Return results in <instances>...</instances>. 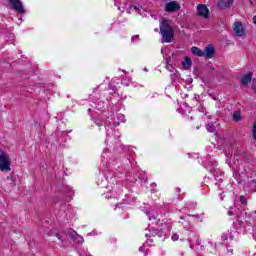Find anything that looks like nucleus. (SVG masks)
I'll return each instance as SVG.
<instances>
[{
    "instance_id": "15",
    "label": "nucleus",
    "mask_w": 256,
    "mask_h": 256,
    "mask_svg": "<svg viewBox=\"0 0 256 256\" xmlns=\"http://www.w3.org/2000/svg\"><path fill=\"white\" fill-rule=\"evenodd\" d=\"M240 203L246 207V205H247V198H245V196H240Z\"/></svg>"
},
{
    "instance_id": "3",
    "label": "nucleus",
    "mask_w": 256,
    "mask_h": 256,
    "mask_svg": "<svg viewBox=\"0 0 256 256\" xmlns=\"http://www.w3.org/2000/svg\"><path fill=\"white\" fill-rule=\"evenodd\" d=\"M12 9L17 11V13L23 14L25 13V8H23V2L21 0H8Z\"/></svg>"
},
{
    "instance_id": "11",
    "label": "nucleus",
    "mask_w": 256,
    "mask_h": 256,
    "mask_svg": "<svg viewBox=\"0 0 256 256\" xmlns=\"http://www.w3.org/2000/svg\"><path fill=\"white\" fill-rule=\"evenodd\" d=\"M71 239H73V241H75L76 243H83V237L79 234H77V232H72L70 234Z\"/></svg>"
},
{
    "instance_id": "23",
    "label": "nucleus",
    "mask_w": 256,
    "mask_h": 256,
    "mask_svg": "<svg viewBox=\"0 0 256 256\" xmlns=\"http://www.w3.org/2000/svg\"><path fill=\"white\" fill-rule=\"evenodd\" d=\"M245 215H246V217H247L248 219L250 218L249 214L245 213Z\"/></svg>"
},
{
    "instance_id": "2",
    "label": "nucleus",
    "mask_w": 256,
    "mask_h": 256,
    "mask_svg": "<svg viewBox=\"0 0 256 256\" xmlns=\"http://www.w3.org/2000/svg\"><path fill=\"white\" fill-rule=\"evenodd\" d=\"M0 171H11V158L5 152L0 154Z\"/></svg>"
},
{
    "instance_id": "22",
    "label": "nucleus",
    "mask_w": 256,
    "mask_h": 256,
    "mask_svg": "<svg viewBox=\"0 0 256 256\" xmlns=\"http://www.w3.org/2000/svg\"><path fill=\"white\" fill-rule=\"evenodd\" d=\"M146 214L148 215V217H149V215H151V212H149V211H146Z\"/></svg>"
},
{
    "instance_id": "4",
    "label": "nucleus",
    "mask_w": 256,
    "mask_h": 256,
    "mask_svg": "<svg viewBox=\"0 0 256 256\" xmlns=\"http://www.w3.org/2000/svg\"><path fill=\"white\" fill-rule=\"evenodd\" d=\"M198 15L200 17H204V19L209 18V8L205 4H199L198 7Z\"/></svg>"
},
{
    "instance_id": "19",
    "label": "nucleus",
    "mask_w": 256,
    "mask_h": 256,
    "mask_svg": "<svg viewBox=\"0 0 256 256\" xmlns=\"http://www.w3.org/2000/svg\"><path fill=\"white\" fill-rule=\"evenodd\" d=\"M132 7H133L134 11H136V13H139V11H140L139 7H137V6H132Z\"/></svg>"
},
{
    "instance_id": "9",
    "label": "nucleus",
    "mask_w": 256,
    "mask_h": 256,
    "mask_svg": "<svg viewBox=\"0 0 256 256\" xmlns=\"http://www.w3.org/2000/svg\"><path fill=\"white\" fill-rule=\"evenodd\" d=\"M233 5V0H219L218 7L219 9H229Z\"/></svg>"
},
{
    "instance_id": "7",
    "label": "nucleus",
    "mask_w": 256,
    "mask_h": 256,
    "mask_svg": "<svg viewBox=\"0 0 256 256\" xmlns=\"http://www.w3.org/2000/svg\"><path fill=\"white\" fill-rule=\"evenodd\" d=\"M203 53L206 59H213V56L215 55V48L212 45H208L204 49Z\"/></svg>"
},
{
    "instance_id": "25",
    "label": "nucleus",
    "mask_w": 256,
    "mask_h": 256,
    "mask_svg": "<svg viewBox=\"0 0 256 256\" xmlns=\"http://www.w3.org/2000/svg\"><path fill=\"white\" fill-rule=\"evenodd\" d=\"M139 250H140V251H143V247H140Z\"/></svg>"
},
{
    "instance_id": "1",
    "label": "nucleus",
    "mask_w": 256,
    "mask_h": 256,
    "mask_svg": "<svg viewBox=\"0 0 256 256\" xmlns=\"http://www.w3.org/2000/svg\"><path fill=\"white\" fill-rule=\"evenodd\" d=\"M160 35L164 43H171L173 37H175V30H173V27L169 24V20L165 18L160 20Z\"/></svg>"
},
{
    "instance_id": "17",
    "label": "nucleus",
    "mask_w": 256,
    "mask_h": 256,
    "mask_svg": "<svg viewBox=\"0 0 256 256\" xmlns=\"http://www.w3.org/2000/svg\"><path fill=\"white\" fill-rule=\"evenodd\" d=\"M56 237L59 239V241H61V243H65V239H63L60 234H56Z\"/></svg>"
},
{
    "instance_id": "26",
    "label": "nucleus",
    "mask_w": 256,
    "mask_h": 256,
    "mask_svg": "<svg viewBox=\"0 0 256 256\" xmlns=\"http://www.w3.org/2000/svg\"><path fill=\"white\" fill-rule=\"evenodd\" d=\"M155 31H159V29L156 28Z\"/></svg>"
},
{
    "instance_id": "6",
    "label": "nucleus",
    "mask_w": 256,
    "mask_h": 256,
    "mask_svg": "<svg viewBox=\"0 0 256 256\" xmlns=\"http://www.w3.org/2000/svg\"><path fill=\"white\" fill-rule=\"evenodd\" d=\"M181 9V6L177 1H172L166 4V11L168 13H173L175 11H179Z\"/></svg>"
},
{
    "instance_id": "24",
    "label": "nucleus",
    "mask_w": 256,
    "mask_h": 256,
    "mask_svg": "<svg viewBox=\"0 0 256 256\" xmlns=\"http://www.w3.org/2000/svg\"><path fill=\"white\" fill-rule=\"evenodd\" d=\"M138 36H133L132 39H137Z\"/></svg>"
},
{
    "instance_id": "20",
    "label": "nucleus",
    "mask_w": 256,
    "mask_h": 256,
    "mask_svg": "<svg viewBox=\"0 0 256 256\" xmlns=\"http://www.w3.org/2000/svg\"><path fill=\"white\" fill-rule=\"evenodd\" d=\"M252 187H256V180H252L251 182Z\"/></svg>"
},
{
    "instance_id": "13",
    "label": "nucleus",
    "mask_w": 256,
    "mask_h": 256,
    "mask_svg": "<svg viewBox=\"0 0 256 256\" xmlns=\"http://www.w3.org/2000/svg\"><path fill=\"white\" fill-rule=\"evenodd\" d=\"M234 121H241V112L235 111L232 115Z\"/></svg>"
},
{
    "instance_id": "5",
    "label": "nucleus",
    "mask_w": 256,
    "mask_h": 256,
    "mask_svg": "<svg viewBox=\"0 0 256 256\" xmlns=\"http://www.w3.org/2000/svg\"><path fill=\"white\" fill-rule=\"evenodd\" d=\"M233 29L237 37H243V35H245V29L243 28V24L241 22H235Z\"/></svg>"
},
{
    "instance_id": "16",
    "label": "nucleus",
    "mask_w": 256,
    "mask_h": 256,
    "mask_svg": "<svg viewBox=\"0 0 256 256\" xmlns=\"http://www.w3.org/2000/svg\"><path fill=\"white\" fill-rule=\"evenodd\" d=\"M228 215L230 217H233V215H235V211L233 210V207H230L229 210H228Z\"/></svg>"
},
{
    "instance_id": "14",
    "label": "nucleus",
    "mask_w": 256,
    "mask_h": 256,
    "mask_svg": "<svg viewBox=\"0 0 256 256\" xmlns=\"http://www.w3.org/2000/svg\"><path fill=\"white\" fill-rule=\"evenodd\" d=\"M206 129L209 133H215V125L214 124H207Z\"/></svg>"
},
{
    "instance_id": "8",
    "label": "nucleus",
    "mask_w": 256,
    "mask_h": 256,
    "mask_svg": "<svg viewBox=\"0 0 256 256\" xmlns=\"http://www.w3.org/2000/svg\"><path fill=\"white\" fill-rule=\"evenodd\" d=\"M252 79H253V72H249L241 78L240 83L241 85H243V87H247L249 83H251Z\"/></svg>"
},
{
    "instance_id": "21",
    "label": "nucleus",
    "mask_w": 256,
    "mask_h": 256,
    "mask_svg": "<svg viewBox=\"0 0 256 256\" xmlns=\"http://www.w3.org/2000/svg\"><path fill=\"white\" fill-rule=\"evenodd\" d=\"M252 21H253L254 25H256V15L253 17Z\"/></svg>"
},
{
    "instance_id": "10",
    "label": "nucleus",
    "mask_w": 256,
    "mask_h": 256,
    "mask_svg": "<svg viewBox=\"0 0 256 256\" xmlns=\"http://www.w3.org/2000/svg\"><path fill=\"white\" fill-rule=\"evenodd\" d=\"M191 51L193 55H196V57H205V53L203 52V50H201V48L193 46L191 48Z\"/></svg>"
},
{
    "instance_id": "12",
    "label": "nucleus",
    "mask_w": 256,
    "mask_h": 256,
    "mask_svg": "<svg viewBox=\"0 0 256 256\" xmlns=\"http://www.w3.org/2000/svg\"><path fill=\"white\" fill-rule=\"evenodd\" d=\"M182 65H183L184 69H189V67H191V65H193V61L191 60V58L185 57L182 62Z\"/></svg>"
},
{
    "instance_id": "27",
    "label": "nucleus",
    "mask_w": 256,
    "mask_h": 256,
    "mask_svg": "<svg viewBox=\"0 0 256 256\" xmlns=\"http://www.w3.org/2000/svg\"><path fill=\"white\" fill-rule=\"evenodd\" d=\"M149 219H151V216H149Z\"/></svg>"
},
{
    "instance_id": "18",
    "label": "nucleus",
    "mask_w": 256,
    "mask_h": 256,
    "mask_svg": "<svg viewBox=\"0 0 256 256\" xmlns=\"http://www.w3.org/2000/svg\"><path fill=\"white\" fill-rule=\"evenodd\" d=\"M172 241H179V236L177 234L172 235Z\"/></svg>"
}]
</instances>
